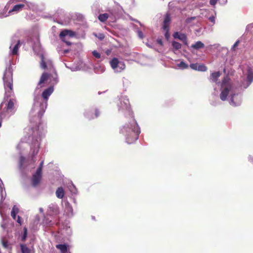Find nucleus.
Returning <instances> with one entry per match:
<instances>
[{"instance_id": "1", "label": "nucleus", "mask_w": 253, "mask_h": 253, "mask_svg": "<svg viewBox=\"0 0 253 253\" xmlns=\"http://www.w3.org/2000/svg\"><path fill=\"white\" fill-rule=\"evenodd\" d=\"M33 3L26 0H10L5 6L3 11L0 13V18L16 14L23 9L33 8Z\"/></svg>"}, {"instance_id": "3", "label": "nucleus", "mask_w": 253, "mask_h": 253, "mask_svg": "<svg viewBox=\"0 0 253 253\" xmlns=\"http://www.w3.org/2000/svg\"><path fill=\"white\" fill-rule=\"evenodd\" d=\"M12 59H9L3 75V85L5 90L4 99L8 98L14 94L13 90V70L11 67Z\"/></svg>"}, {"instance_id": "44", "label": "nucleus", "mask_w": 253, "mask_h": 253, "mask_svg": "<svg viewBox=\"0 0 253 253\" xmlns=\"http://www.w3.org/2000/svg\"><path fill=\"white\" fill-rule=\"evenodd\" d=\"M16 222H17V223H19L20 225H21V223H22V222H21V217L20 216H17Z\"/></svg>"}, {"instance_id": "41", "label": "nucleus", "mask_w": 253, "mask_h": 253, "mask_svg": "<svg viewBox=\"0 0 253 253\" xmlns=\"http://www.w3.org/2000/svg\"><path fill=\"white\" fill-rule=\"evenodd\" d=\"M70 69H71V70L72 71H76L80 70V68L79 67H71V68H70Z\"/></svg>"}, {"instance_id": "2", "label": "nucleus", "mask_w": 253, "mask_h": 253, "mask_svg": "<svg viewBox=\"0 0 253 253\" xmlns=\"http://www.w3.org/2000/svg\"><path fill=\"white\" fill-rule=\"evenodd\" d=\"M53 90V86H50L43 91L42 97L39 95L35 96L34 103L31 111L32 113L37 114L40 118L43 115L47 107L48 97Z\"/></svg>"}, {"instance_id": "48", "label": "nucleus", "mask_w": 253, "mask_h": 253, "mask_svg": "<svg viewBox=\"0 0 253 253\" xmlns=\"http://www.w3.org/2000/svg\"><path fill=\"white\" fill-rule=\"evenodd\" d=\"M130 20L132 21H134L139 23L141 26H143L142 24L140 22H139L138 20H137L136 19H133L132 18H130Z\"/></svg>"}, {"instance_id": "39", "label": "nucleus", "mask_w": 253, "mask_h": 253, "mask_svg": "<svg viewBox=\"0 0 253 253\" xmlns=\"http://www.w3.org/2000/svg\"><path fill=\"white\" fill-rule=\"evenodd\" d=\"M27 236V230L26 228H25L24 235H23V237H22V240L24 241L25 240Z\"/></svg>"}, {"instance_id": "23", "label": "nucleus", "mask_w": 253, "mask_h": 253, "mask_svg": "<svg viewBox=\"0 0 253 253\" xmlns=\"http://www.w3.org/2000/svg\"><path fill=\"white\" fill-rule=\"evenodd\" d=\"M56 197L61 199L64 197V191L63 189V188L62 187H59L57 188L56 191Z\"/></svg>"}, {"instance_id": "35", "label": "nucleus", "mask_w": 253, "mask_h": 253, "mask_svg": "<svg viewBox=\"0 0 253 253\" xmlns=\"http://www.w3.org/2000/svg\"><path fill=\"white\" fill-rule=\"evenodd\" d=\"M100 111L98 109L96 108L95 109L94 114L93 115L94 118L98 117L100 115Z\"/></svg>"}, {"instance_id": "43", "label": "nucleus", "mask_w": 253, "mask_h": 253, "mask_svg": "<svg viewBox=\"0 0 253 253\" xmlns=\"http://www.w3.org/2000/svg\"><path fill=\"white\" fill-rule=\"evenodd\" d=\"M209 20L212 22L213 23H215V18L214 16H211L209 18Z\"/></svg>"}, {"instance_id": "40", "label": "nucleus", "mask_w": 253, "mask_h": 253, "mask_svg": "<svg viewBox=\"0 0 253 253\" xmlns=\"http://www.w3.org/2000/svg\"><path fill=\"white\" fill-rule=\"evenodd\" d=\"M217 0H210V3L212 6H215L217 3Z\"/></svg>"}, {"instance_id": "37", "label": "nucleus", "mask_w": 253, "mask_h": 253, "mask_svg": "<svg viewBox=\"0 0 253 253\" xmlns=\"http://www.w3.org/2000/svg\"><path fill=\"white\" fill-rule=\"evenodd\" d=\"M99 68H100L99 70H98L97 69H95V72H96L97 73H103L105 71L104 67L100 66Z\"/></svg>"}, {"instance_id": "24", "label": "nucleus", "mask_w": 253, "mask_h": 253, "mask_svg": "<svg viewBox=\"0 0 253 253\" xmlns=\"http://www.w3.org/2000/svg\"><path fill=\"white\" fill-rule=\"evenodd\" d=\"M204 47V44L201 41H198L191 45V47L196 49L202 48Z\"/></svg>"}, {"instance_id": "33", "label": "nucleus", "mask_w": 253, "mask_h": 253, "mask_svg": "<svg viewBox=\"0 0 253 253\" xmlns=\"http://www.w3.org/2000/svg\"><path fill=\"white\" fill-rule=\"evenodd\" d=\"M198 63H192L190 65V67L194 70H198Z\"/></svg>"}, {"instance_id": "22", "label": "nucleus", "mask_w": 253, "mask_h": 253, "mask_svg": "<svg viewBox=\"0 0 253 253\" xmlns=\"http://www.w3.org/2000/svg\"><path fill=\"white\" fill-rule=\"evenodd\" d=\"M220 76L219 72H216L212 73L210 76V80L212 82H216L217 81L218 77Z\"/></svg>"}, {"instance_id": "50", "label": "nucleus", "mask_w": 253, "mask_h": 253, "mask_svg": "<svg viewBox=\"0 0 253 253\" xmlns=\"http://www.w3.org/2000/svg\"><path fill=\"white\" fill-rule=\"evenodd\" d=\"M69 50L68 49L64 50L63 53H64V54L67 53L69 52Z\"/></svg>"}, {"instance_id": "32", "label": "nucleus", "mask_w": 253, "mask_h": 253, "mask_svg": "<svg viewBox=\"0 0 253 253\" xmlns=\"http://www.w3.org/2000/svg\"><path fill=\"white\" fill-rule=\"evenodd\" d=\"M43 162L42 161L40 164L39 167L38 168L36 171L38 172L42 173V169L43 168Z\"/></svg>"}, {"instance_id": "45", "label": "nucleus", "mask_w": 253, "mask_h": 253, "mask_svg": "<svg viewBox=\"0 0 253 253\" xmlns=\"http://www.w3.org/2000/svg\"><path fill=\"white\" fill-rule=\"evenodd\" d=\"M157 43L159 44H160V45H163V41H162V39H157Z\"/></svg>"}, {"instance_id": "42", "label": "nucleus", "mask_w": 253, "mask_h": 253, "mask_svg": "<svg viewBox=\"0 0 253 253\" xmlns=\"http://www.w3.org/2000/svg\"><path fill=\"white\" fill-rule=\"evenodd\" d=\"M195 18H196L195 17H191L188 18L186 19V22L187 23H189V22H191V21L194 20Z\"/></svg>"}, {"instance_id": "9", "label": "nucleus", "mask_w": 253, "mask_h": 253, "mask_svg": "<svg viewBox=\"0 0 253 253\" xmlns=\"http://www.w3.org/2000/svg\"><path fill=\"white\" fill-rule=\"evenodd\" d=\"M110 64L115 72H121L126 68L124 62L115 57L110 61Z\"/></svg>"}, {"instance_id": "25", "label": "nucleus", "mask_w": 253, "mask_h": 253, "mask_svg": "<svg viewBox=\"0 0 253 253\" xmlns=\"http://www.w3.org/2000/svg\"><path fill=\"white\" fill-rule=\"evenodd\" d=\"M188 67V65L184 61H181L179 63L177 64L176 68L178 69H185Z\"/></svg>"}, {"instance_id": "13", "label": "nucleus", "mask_w": 253, "mask_h": 253, "mask_svg": "<svg viewBox=\"0 0 253 253\" xmlns=\"http://www.w3.org/2000/svg\"><path fill=\"white\" fill-rule=\"evenodd\" d=\"M173 37L175 39H179L182 41L183 43L186 45H188L187 36L185 34L178 32H175L173 34Z\"/></svg>"}, {"instance_id": "26", "label": "nucleus", "mask_w": 253, "mask_h": 253, "mask_svg": "<svg viewBox=\"0 0 253 253\" xmlns=\"http://www.w3.org/2000/svg\"><path fill=\"white\" fill-rule=\"evenodd\" d=\"M18 212V209L14 206L11 212V216L14 219H16V213Z\"/></svg>"}, {"instance_id": "16", "label": "nucleus", "mask_w": 253, "mask_h": 253, "mask_svg": "<svg viewBox=\"0 0 253 253\" xmlns=\"http://www.w3.org/2000/svg\"><path fill=\"white\" fill-rule=\"evenodd\" d=\"M246 81L247 85L245 88L248 87L253 82V71L251 69H249L247 71Z\"/></svg>"}, {"instance_id": "15", "label": "nucleus", "mask_w": 253, "mask_h": 253, "mask_svg": "<svg viewBox=\"0 0 253 253\" xmlns=\"http://www.w3.org/2000/svg\"><path fill=\"white\" fill-rule=\"evenodd\" d=\"M42 173L36 171V173L33 175L32 178V183L34 187L37 186L40 184L41 180Z\"/></svg>"}, {"instance_id": "18", "label": "nucleus", "mask_w": 253, "mask_h": 253, "mask_svg": "<svg viewBox=\"0 0 253 253\" xmlns=\"http://www.w3.org/2000/svg\"><path fill=\"white\" fill-rule=\"evenodd\" d=\"M170 21L171 18L170 15L168 13L166 14L163 22V29H167V28H169Z\"/></svg>"}, {"instance_id": "4", "label": "nucleus", "mask_w": 253, "mask_h": 253, "mask_svg": "<svg viewBox=\"0 0 253 253\" xmlns=\"http://www.w3.org/2000/svg\"><path fill=\"white\" fill-rule=\"evenodd\" d=\"M16 100L14 98L9 99L8 102L6 103L2 102L0 105V116L1 119L8 118L15 112L14 104Z\"/></svg>"}, {"instance_id": "17", "label": "nucleus", "mask_w": 253, "mask_h": 253, "mask_svg": "<svg viewBox=\"0 0 253 253\" xmlns=\"http://www.w3.org/2000/svg\"><path fill=\"white\" fill-rule=\"evenodd\" d=\"M110 15V19L111 22H115L119 17L118 13L115 9H112L108 10Z\"/></svg>"}, {"instance_id": "27", "label": "nucleus", "mask_w": 253, "mask_h": 253, "mask_svg": "<svg viewBox=\"0 0 253 253\" xmlns=\"http://www.w3.org/2000/svg\"><path fill=\"white\" fill-rule=\"evenodd\" d=\"M20 248H21V253H30V249L25 245L21 244L20 245Z\"/></svg>"}, {"instance_id": "38", "label": "nucleus", "mask_w": 253, "mask_h": 253, "mask_svg": "<svg viewBox=\"0 0 253 253\" xmlns=\"http://www.w3.org/2000/svg\"><path fill=\"white\" fill-rule=\"evenodd\" d=\"M58 22L62 25H66L69 23V21L68 20L66 21H63L62 19L60 18L59 21H58Z\"/></svg>"}, {"instance_id": "34", "label": "nucleus", "mask_w": 253, "mask_h": 253, "mask_svg": "<svg viewBox=\"0 0 253 253\" xmlns=\"http://www.w3.org/2000/svg\"><path fill=\"white\" fill-rule=\"evenodd\" d=\"M163 30L165 32V36L166 38L168 39L169 37V28H167V29H163Z\"/></svg>"}, {"instance_id": "53", "label": "nucleus", "mask_w": 253, "mask_h": 253, "mask_svg": "<svg viewBox=\"0 0 253 253\" xmlns=\"http://www.w3.org/2000/svg\"><path fill=\"white\" fill-rule=\"evenodd\" d=\"M1 126V120H0V126Z\"/></svg>"}, {"instance_id": "8", "label": "nucleus", "mask_w": 253, "mask_h": 253, "mask_svg": "<svg viewBox=\"0 0 253 253\" xmlns=\"http://www.w3.org/2000/svg\"><path fill=\"white\" fill-rule=\"evenodd\" d=\"M222 89L220 94V98L222 101L227 100V96L229 95V98L231 97V94L233 93V88L232 86L229 84H224L223 82L222 85Z\"/></svg>"}, {"instance_id": "5", "label": "nucleus", "mask_w": 253, "mask_h": 253, "mask_svg": "<svg viewBox=\"0 0 253 253\" xmlns=\"http://www.w3.org/2000/svg\"><path fill=\"white\" fill-rule=\"evenodd\" d=\"M46 80L49 81V83L52 85V86L56 84L58 82L57 74L55 72H54L53 74H49L47 73H43L41 77L36 90L40 87H42V84Z\"/></svg>"}, {"instance_id": "51", "label": "nucleus", "mask_w": 253, "mask_h": 253, "mask_svg": "<svg viewBox=\"0 0 253 253\" xmlns=\"http://www.w3.org/2000/svg\"><path fill=\"white\" fill-rule=\"evenodd\" d=\"M59 213V211H58V210L57 209H55V214H57Z\"/></svg>"}, {"instance_id": "21", "label": "nucleus", "mask_w": 253, "mask_h": 253, "mask_svg": "<svg viewBox=\"0 0 253 253\" xmlns=\"http://www.w3.org/2000/svg\"><path fill=\"white\" fill-rule=\"evenodd\" d=\"M108 18H110V15L108 13L100 14L98 16L99 20L102 22H106Z\"/></svg>"}, {"instance_id": "47", "label": "nucleus", "mask_w": 253, "mask_h": 253, "mask_svg": "<svg viewBox=\"0 0 253 253\" xmlns=\"http://www.w3.org/2000/svg\"><path fill=\"white\" fill-rule=\"evenodd\" d=\"M25 160V158L23 156H21L20 157V162H21V164L22 165V163H23L24 161Z\"/></svg>"}, {"instance_id": "19", "label": "nucleus", "mask_w": 253, "mask_h": 253, "mask_svg": "<svg viewBox=\"0 0 253 253\" xmlns=\"http://www.w3.org/2000/svg\"><path fill=\"white\" fill-rule=\"evenodd\" d=\"M56 248L59 249L61 253H67L68 251V246L65 244H58L56 245Z\"/></svg>"}, {"instance_id": "29", "label": "nucleus", "mask_w": 253, "mask_h": 253, "mask_svg": "<svg viewBox=\"0 0 253 253\" xmlns=\"http://www.w3.org/2000/svg\"><path fill=\"white\" fill-rule=\"evenodd\" d=\"M197 69H198L197 71H202V72L206 71L207 70V67L204 64H199Z\"/></svg>"}, {"instance_id": "28", "label": "nucleus", "mask_w": 253, "mask_h": 253, "mask_svg": "<svg viewBox=\"0 0 253 253\" xmlns=\"http://www.w3.org/2000/svg\"><path fill=\"white\" fill-rule=\"evenodd\" d=\"M171 44L175 50H178L181 48V44L177 42L173 41Z\"/></svg>"}, {"instance_id": "11", "label": "nucleus", "mask_w": 253, "mask_h": 253, "mask_svg": "<svg viewBox=\"0 0 253 253\" xmlns=\"http://www.w3.org/2000/svg\"><path fill=\"white\" fill-rule=\"evenodd\" d=\"M75 35V32L69 30H64L60 32L59 37L62 41L65 42L67 45H70L72 43L66 40V37L68 36L69 37H73Z\"/></svg>"}, {"instance_id": "49", "label": "nucleus", "mask_w": 253, "mask_h": 253, "mask_svg": "<svg viewBox=\"0 0 253 253\" xmlns=\"http://www.w3.org/2000/svg\"><path fill=\"white\" fill-rule=\"evenodd\" d=\"M100 39L102 40L103 39H104V36L103 35V34H100L99 37H98Z\"/></svg>"}, {"instance_id": "36", "label": "nucleus", "mask_w": 253, "mask_h": 253, "mask_svg": "<svg viewBox=\"0 0 253 253\" xmlns=\"http://www.w3.org/2000/svg\"><path fill=\"white\" fill-rule=\"evenodd\" d=\"M130 126H138V125L136 122V121L134 119H132L131 124H130Z\"/></svg>"}, {"instance_id": "12", "label": "nucleus", "mask_w": 253, "mask_h": 253, "mask_svg": "<svg viewBox=\"0 0 253 253\" xmlns=\"http://www.w3.org/2000/svg\"><path fill=\"white\" fill-rule=\"evenodd\" d=\"M229 102L233 106H239L242 103V97L239 94L235 93L234 90H233V93L231 94Z\"/></svg>"}, {"instance_id": "55", "label": "nucleus", "mask_w": 253, "mask_h": 253, "mask_svg": "<svg viewBox=\"0 0 253 253\" xmlns=\"http://www.w3.org/2000/svg\"><path fill=\"white\" fill-rule=\"evenodd\" d=\"M42 53H43V52H42ZM41 53H42V52H41V53H38V54H40V55Z\"/></svg>"}, {"instance_id": "10", "label": "nucleus", "mask_w": 253, "mask_h": 253, "mask_svg": "<svg viewBox=\"0 0 253 253\" xmlns=\"http://www.w3.org/2000/svg\"><path fill=\"white\" fill-rule=\"evenodd\" d=\"M41 62L40 66L43 69H49L50 70H54L53 68L52 62L50 59H46L44 56L43 53L40 54Z\"/></svg>"}, {"instance_id": "46", "label": "nucleus", "mask_w": 253, "mask_h": 253, "mask_svg": "<svg viewBox=\"0 0 253 253\" xmlns=\"http://www.w3.org/2000/svg\"><path fill=\"white\" fill-rule=\"evenodd\" d=\"M239 41H237L235 42V43L233 44V46H232V48H234L235 47H236L237 46H238V44H239Z\"/></svg>"}, {"instance_id": "6", "label": "nucleus", "mask_w": 253, "mask_h": 253, "mask_svg": "<svg viewBox=\"0 0 253 253\" xmlns=\"http://www.w3.org/2000/svg\"><path fill=\"white\" fill-rule=\"evenodd\" d=\"M118 111L122 113H131L129 100L126 96L121 95L119 97V102L117 103Z\"/></svg>"}, {"instance_id": "30", "label": "nucleus", "mask_w": 253, "mask_h": 253, "mask_svg": "<svg viewBox=\"0 0 253 253\" xmlns=\"http://www.w3.org/2000/svg\"><path fill=\"white\" fill-rule=\"evenodd\" d=\"M92 55L96 58L99 59L101 58V54L96 50L92 51Z\"/></svg>"}, {"instance_id": "54", "label": "nucleus", "mask_w": 253, "mask_h": 253, "mask_svg": "<svg viewBox=\"0 0 253 253\" xmlns=\"http://www.w3.org/2000/svg\"><path fill=\"white\" fill-rule=\"evenodd\" d=\"M33 50L36 52V49L35 47H33Z\"/></svg>"}, {"instance_id": "31", "label": "nucleus", "mask_w": 253, "mask_h": 253, "mask_svg": "<svg viewBox=\"0 0 253 253\" xmlns=\"http://www.w3.org/2000/svg\"><path fill=\"white\" fill-rule=\"evenodd\" d=\"M136 33L137 34V35L138 36V37L141 39H142L144 38V35H143V33L142 32V31H141L139 29H137L136 30Z\"/></svg>"}, {"instance_id": "20", "label": "nucleus", "mask_w": 253, "mask_h": 253, "mask_svg": "<svg viewBox=\"0 0 253 253\" xmlns=\"http://www.w3.org/2000/svg\"><path fill=\"white\" fill-rule=\"evenodd\" d=\"M84 117L88 120L94 119L93 111L92 110H86L84 111Z\"/></svg>"}, {"instance_id": "7", "label": "nucleus", "mask_w": 253, "mask_h": 253, "mask_svg": "<svg viewBox=\"0 0 253 253\" xmlns=\"http://www.w3.org/2000/svg\"><path fill=\"white\" fill-rule=\"evenodd\" d=\"M20 44L21 42L18 38L16 36L12 37L9 46V55H17Z\"/></svg>"}, {"instance_id": "14", "label": "nucleus", "mask_w": 253, "mask_h": 253, "mask_svg": "<svg viewBox=\"0 0 253 253\" xmlns=\"http://www.w3.org/2000/svg\"><path fill=\"white\" fill-rule=\"evenodd\" d=\"M127 131L130 132V136L134 140H137L140 132L139 127H127Z\"/></svg>"}, {"instance_id": "52", "label": "nucleus", "mask_w": 253, "mask_h": 253, "mask_svg": "<svg viewBox=\"0 0 253 253\" xmlns=\"http://www.w3.org/2000/svg\"><path fill=\"white\" fill-rule=\"evenodd\" d=\"M3 246L4 247H6L7 245H6V242H4L3 243Z\"/></svg>"}]
</instances>
